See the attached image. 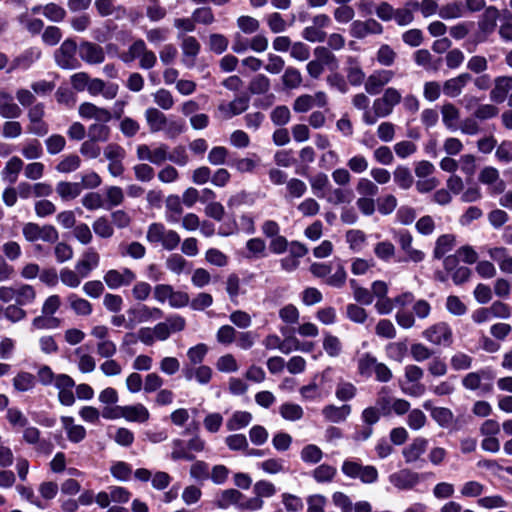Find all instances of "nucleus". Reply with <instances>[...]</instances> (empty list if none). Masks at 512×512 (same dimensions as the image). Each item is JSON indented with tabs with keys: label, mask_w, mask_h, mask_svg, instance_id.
Returning a JSON list of instances; mask_svg holds the SVG:
<instances>
[{
	"label": "nucleus",
	"mask_w": 512,
	"mask_h": 512,
	"mask_svg": "<svg viewBox=\"0 0 512 512\" xmlns=\"http://www.w3.org/2000/svg\"><path fill=\"white\" fill-rule=\"evenodd\" d=\"M307 192V185L304 181L298 178H291L286 184L285 199H297L301 198Z\"/></svg>",
	"instance_id": "nucleus-46"
},
{
	"label": "nucleus",
	"mask_w": 512,
	"mask_h": 512,
	"mask_svg": "<svg viewBox=\"0 0 512 512\" xmlns=\"http://www.w3.org/2000/svg\"><path fill=\"white\" fill-rule=\"evenodd\" d=\"M41 57V50L37 47H30L15 57L7 68V73L15 70H27Z\"/></svg>",
	"instance_id": "nucleus-12"
},
{
	"label": "nucleus",
	"mask_w": 512,
	"mask_h": 512,
	"mask_svg": "<svg viewBox=\"0 0 512 512\" xmlns=\"http://www.w3.org/2000/svg\"><path fill=\"white\" fill-rule=\"evenodd\" d=\"M78 53L80 58L88 64H100L105 60L103 48L93 42L83 41L78 48Z\"/></svg>",
	"instance_id": "nucleus-14"
},
{
	"label": "nucleus",
	"mask_w": 512,
	"mask_h": 512,
	"mask_svg": "<svg viewBox=\"0 0 512 512\" xmlns=\"http://www.w3.org/2000/svg\"><path fill=\"white\" fill-rule=\"evenodd\" d=\"M36 299V291L33 286L21 284L15 286V302L19 306L32 304Z\"/></svg>",
	"instance_id": "nucleus-37"
},
{
	"label": "nucleus",
	"mask_w": 512,
	"mask_h": 512,
	"mask_svg": "<svg viewBox=\"0 0 512 512\" xmlns=\"http://www.w3.org/2000/svg\"><path fill=\"white\" fill-rule=\"evenodd\" d=\"M354 195L351 189L331 188L327 191L323 199L332 205L349 204Z\"/></svg>",
	"instance_id": "nucleus-33"
},
{
	"label": "nucleus",
	"mask_w": 512,
	"mask_h": 512,
	"mask_svg": "<svg viewBox=\"0 0 512 512\" xmlns=\"http://www.w3.org/2000/svg\"><path fill=\"white\" fill-rule=\"evenodd\" d=\"M167 116L157 108H148L145 111V119L151 133L162 131L165 127Z\"/></svg>",
	"instance_id": "nucleus-32"
},
{
	"label": "nucleus",
	"mask_w": 512,
	"mask_h": 512,
	"mask_svg": "<svg viewBox=\"0 0 512 512\" xmlns=\"http://www.w3.org/2000/svg\"><path fill=\"white\" fill-rule=\"evenodd\" d=\"M383 26L375 19H368L366 21L356 20L350 26V34L357 39H363L370 34H381Z\"/></svg>",
	"instance_id": "nucleus-13"
},
{
	"label": "nucleus",
	"mask_w": 512,
	"mask_h": 512,
	"mask_svg": "<svg viewBox=\"0 0 512 512\" xmlns=\"http://www.w3.org/2000/svg\"><path fill=\"white\" fill-rule=\"evenodd\" d=\"M374 407L378 408L383 417H390L393 413L402 416L408 413L410 403L405 399L392 397L388 388L382 387L377 394Z\"/></svg>",
	"instance_id": "nucleus-3"
},
{
	"label": "nucleus",
	"mask_w": 512,
	"mask_h": 512,
	"mask_svg": "<svg viewBox=\"0 0 512 512\" xmlns=\"http://www.w3.org/2000/svg\"><path fill=\"white\" fill-rule=\"evenodd\" d=\"M428 440L423 437H416L413 441L403 448L402 454L407 464H412L421 459L426 452Z\"/></svg>",
	"instance_id": "nucleus-21"
},
{
	"label": "nucleus",
	"mask_w": 512,
	"mask_h": 512,
	"mask_svg": "<svg viewBox=\"0 0 512 512\" xmlns=\"http://www.w3.org/2000/svg\"><path fill=\"white\" fill-rule=\"evenodd\" d=\"M344 71L346 73V79L349 85L359 87L364 84L366 75L358 58L354 56H348L346 58V67Z\"/></svg>",
	"instance_id": "nucleus-17"
},
{
	"label": "nucleus",
	"mask_w": 512,
	"mask_h": 512,
	"mask_svg": "<svg viewBox=\"0 0 512 512\" xmlns=\"http://www.w3.org/2000/svg\"><path fill=\"white\" fill-rule=\"evenodd\" d=\"M182 374L187 381L195 380L201 385H207L212 379L213 371L209 366L203 364L183 365Z\"/></svg>",
	"instance_id": "nucleus-15"
},
{
	"label": "nucleus",
	"mask_w": 512,
	"mask_h": 512,
	"mask_svg": "<svg viewBox=\"0 0 512 512\" xmlns=\"http://www.w3.org/2000/svg\"><path fill=\"white\" fill-rule=\"evenodd\" d=\"M128 329L132 330L139 323L149 322L147 316V305H138L127 310Z\"/></svg>",
	"instance_id": "nucleus-43"
},
{
	"label": "nucleus",
	"mask_w": 512,
	"mask_h": 512,
	"mask_svg": "<svg viewBox=\"0 0 512 512\" xmlns=\"http://www.w3.org/2000/svg\"><path fill=\"white\" fill-rule=\"evenodd\" d=\"M279 414L287 421H298L303 418L304 410L299 404L285 402L280 405Z\"/></svg>",
	"instance_id": "nucleus-41"
},
{
	"label": "nucleus",
	"mask_w": 512,
	"mask_h": 512,
	"mask_svg": "<svg viewBox=\"0 0 512 512\" xmlns=\"http://www.w3.org/2000/svg\"><path fill=\"white\" fill-rule=\"evenodd\" d=\"M122 418L128 422L145 423L150 418L149 410L141 403L125 405L120 408Z\"/></svg>",
	"instance_id": "nucleus-24"
},
{
	"label": "nucleus",
	"mask_w": 512,
	"mask_h": 512,
	"mask_svg": "<svg viewBox=\"0 0 512 512\" xmlns=\"http://www.w3.org/2000/svg\"><path fill=\"white\" fill-rule=\"evenodd\" d=\"M62 427L66 432L67 438L72 443H80L86 437V429L82 425L74 423V418L71 416L61 417Z\"/></svg>",
	"instance_id": "nucleus-25"
},
{
	"label": "nucleus",
	"mask_w": 512,
	"mask_h": 512,
	"mask_svg": "<svg viewBox=\"0 0 512 512\" xmlns=\"http://www.w3.org/2000/svg\"><path fill=\"white\" fill-rule=\"evenodd\" d=\"M172 448L171 459L174 461H192L195 459V456L189 452L187 444L182 439H174L172 441Z\"/></svg>",
	"instance_id": "nucleus-51"
},
{
	"label": "nucleus",
	"mask_w": 512,
	"mask_h": 512,
	"mask_svg": "<svg viewBox=\"0 0 512 512\" xmlns=\"http://www.w3.org/2000/svg\"><path fill=\"white\" fill-rule=\"evenodd\" d=\"M111 129L106 123H94L88 128V137L97 142H106L110 137Z\"/></svg>",
	"instance_id": "nucleus-54"
},
{
	"label": "nucleus",
	"mask_w": 512,
	"mask_h": 512,
	"mask_svg": "<svg viewBox=\"0 0 512 512\" xmlns=\"http://www.w3.org/2000/svg\"><path fill=\"white\" fill-rule=\"evenodd\" d=\"M178 39L181 40L183 61L188 67H192L195 63V58L200 53L201 45L194 36L179 34Z\"/></svg>",
	"instance_id": "nucleus-18"
},
{
	"label": "nucleus",
	"mask_w": 512,
	"mask_h": 512,
	"mask_svg": "<svg viewBox=\"0 0 512 512\" xmlns=\"http://www.w3.org/2000/svg\"><path fill=\"white\" fill-rule=\"evenodd\" d=\"M512 89V77L500 76L495 79V86L490 92V99L496 103L505 101L508 92Z\"/></svg>",
	"instance_id": "nucleus-28"
},
{
	"label": "nucleus",
	"mask_w": 512,
	"mask_h": 512,
	"mask_svg": "<svg viewBox=\"0 0 512 512\" xmlns=\"http://www.w3.org/2000/svg\"><path fill=\"white\" fill-rule=\"evenodd\" d=\"M326 82L330 89L336 90L341 94H346L349 91L347 79L339 72L330 73L326 78Z\"/></svg>",
	"instance_id": "nucleus-53"
},
{
	"label": "nucleus",
	"mask_w": 512,
	"mask_h": 512,
	"mask_svg": "<svg viewBox=\"0 0 512 512\" xmlns=\"http://www.w3.org/2000/svg\"><path fill=\"white\" fill-rule=\"evenodd\" d=\"M346 241L352 251L360 252L366 243V235L362 230L351 229L346 232Z\"/></svg>",
	"instance_id": "nucleus-52"
},
{
	"label": "nucleus",
	"mask_w": 512,
	"mask_h": 512,
	"mask_svg": "<svg viewBox=\"0 0 512 512\" xmlns=\"http://www.w3.org/2000/svg\"><path fill=\"white\" fill-rule=\"evenodd\" d=\"M99 265V255L93 249L86 250L81 259L76 263L75 269L82 278H87L90 273Z\"/></svg>",
	"instance_id": "nucleus-22"
},
{
	"label": "nucleus",
	"mask_w": 512,
	"mask_h": 512,
	"mask_svg": "<svg viewBox=\"0 0 512 512\" xmlns=\"http://www.w3.org/2000/svg\"><path fill=\"white\" fill-rule=\"evenodd\" d=\"M458 169L465 175L466 181H469L475 173V157L466 154L461 156L458 161L450 159V173H455Z\"/></svg>",
	"instance_id": "nucleus-27"
},
{
	"label": "nucleus",
	"mask_w": 512,
	"mask_h": 512,
	"mask_svg": "<svg viewBox=\"0 0 512 512\" xmlns=\"http://www.w3.org/2000/svg\"><path fill=\"white\" fill-rule=\"evenodd\" d=\"M310 186L314 195L318 198H324L327 191L331 188L329 178L324 173H318L309 179Z\"/></svg>",
	"instance_id": "nucleus-39"
},
{
	"label": "nucleus",
	"mask_w": 512,
	"mask_h": 512,
	"mask_svg": "<svg viewBox=\"0 0 512 512\" xmlns=\"http://www.w3.org/2000/svg\"><path fill=\"white\" fill-rule=\"evenodd\" d=\"M6 419L13 428H24L29 424L27 417L17 407L7 409Z\"/></svg>",
	"instance_id": "nucleus-60"
},
{
	"label": "nucleus",
	"mask_w": 512,
	"mask_h": 512,
	"mask_svg": "<svg viewBox=\"0 0 512 512\" xmlns=\"http://www.w3.org/2000/svg\"><path fill=\"white\" fill-rule=\"evenodd\" d=\"M253 416L248 411H235L226 421L228 431H237L246 428L252 421Z\"/></svg>",
	"instance_id": "nucleus-34"
},
{
	"label": "nucleus",
	"mask_w": 512,
	"mask_h": 512,
	"mask_svg": "<svg viewBox=\"0 0 512 512\" xmlns=\"http://www.w3.org/2000/svg\"><path fill=\"white\" fill-rule=\"evenodd\" d=\"M71 309L80 316H88L92 313V304L84 299L79 297L77 294H70L67 298Z\"/></svg>",
	"instance_id": "nucleus-44"
},
{
	"label": "nucleus",
	"mask_w": 512,
	"mask_h": 512,
	"mask_svg": "<svg viewBox=\"0 0 512 512\" xmlns=\"http://www.w3.org/2000/svg\"><path fill=\"white\" fill-rule=\"evenodd\" d=\"M106 197V209H111L112 207L119 206L124 201V193L122 188L118 186H109L105 190Z\"/></svg>",
	"instance_id": "nucleus-57"
},
{
	"label": "nucleus",
	"mask_w": 512,
	"mask_h": 512,
	"mask_svg": "<svg viewBox=\"0 0 512 512\" xmlns=\"http://www.w3.org/2000/svg\"><path fill=\"white\" fill-rule=\"evenodd\" d=\"M186 130V123L183 119L167 118L163 132L169 139H175Z\"/></svg>",
	"instance_id": "nucleus-50"
},
{
	"label": "nucleus",
	"mask_w": 512,
	"mask_h": 512,
	"mask_svg": "<svg viewBox=\"0 0 512 512\" xmlns=\"http://www.w3.org/2000/svg\"><path fill=\"white\" fill-rule=\"evenodd\" d=\"M323 349L330 357H337L342 351V343L338 337L326 333L323 339Z\"/></svg>",
	"instance_id": "nucleus-64"
},
{
	"label": "nucleus",
	"mask_w": 512,
	"mask_h": 512,
	"mask_svg": "<svg viewBox=\"0 0 512 512\" xmlns=\"http://www.w3.org/2000/svg\"><path fill=\"white\" fill-rule=\"evenodd\" d=\"M23 165L24 163L19 157H12L6 163V166L2 171L3 180L8 182L10 185L14 184L18 179V175L22 170Z\"/></svg>",
	"instance_id": "nucleus-36"
},
{
	"label": "nucleus",
	"mask_w": 512,
	"mask_h": 512,
	"mask_svg": "<svg viewBox=\"0 0 512 512\" xmlns=\"http://www.w3.org/2000/svg\"><path fill=\"white\" fill-rule=\"evenodd\" d=\"M79 115L83 119H94L98 123H108L112 114L108 109L98 107L90 102H84L79 106Z\"/></svg>",
	"instance_id": "nucleus-20"
},
{
	"label": "nucleus",
	"mask_w": 512,
	"mask_h": 512,
	"mask_svg": "<svg viewBox=\"0 0 512 512\" xmlns=\"http://www.w3.org/2000/svg\"><path fill=\"white\" fill-rule=\"evenodd\" d=\"M389 482L399 490H411L420 482V475L409 469H402L389 476Z\"/></svg>",
	"instance_id": "nucleus-11"
},
{
	"label": "nucleus",
	"mask_w": 512,
	"mask_h": 512,
	"mask_svg": "<svg viewBox=\"0 0 512 512\" xmlns=\"http://www.w3.org/2000/svg\"><path fill=\"white\" fill-rule=\"evenodd\" d=\"M394 182L404 190L409 189L413 185V176L408 167L399 165L393 172Z\"/></svg>",
	"instance_id": "nucleus-49"
},
{
	"label": "nucleus",
	"mask_w": 512,
	"mask_h": 512,
	"mask_svg": "<svg viewBox=\"0 0 512 512\" xmlns=\"http://www.w3.org/2000/svg\"><path fill=\"white\" fill-rule=\"evenodd\" d=\"M448 235H442L438 238L434 249V261H441L445 271H436L435 277L444 282L447 279L448 269Z\"/></svg>",
	"instance_id": "nucleus-19"
},
{
	"label": "nucleus",
	"mask_w": 512,
	"mask_h": 512,
	"mask_svg": "<svg viewBox=\"0 0 512 512\" xmlns=\"http://www.w3.org/2000/svg\"><path fill=\"white\" fill-rule=\"evenodd\" d=\"M188 266H189V263L180 254H172L166 260L167 269L177 275H180L181 273L186 272Z\"/></svg>",
	"instance_id": "nucleus-62"
},
{
	"label": "nucleus",
	"mask_w": 512,
	"mask_h": 512,
	"mask_svg": "<svg viewBox=\"0 0 512 512\" xmlns=\"http://www.w3.org/2000/svg\"><path fill=\"white\" fill-rule=\"evenodd\" d=\"M336 474V467L325 463L316 467L312 472V476L317 483H330L334 480Z\"/></svg>",
	"instance_id": "nucleus-47"
},
{
	"label": "nucleus",
	"mask_w": 512,
	"mask_h": 512,
	"mask_svg": "<svg viewBox=\"0 0 512 512\" xmlns=\"http://www.w3.org/2000/svg\"><path fill=\"white\" fill-rule=\"evenodd\" d=\"M146 239L151 245H161L168 251L176 249L181 241L176 231L167 229L164 224L157 222L148 226Z\"/></svg>",
	"instance_id": "nucleus-2"
},
{
	"label": "nucleus",
	"mask_w": 512,
	"mask_h": 512,
	"mask_svg": "<svg viewBox=\"0 0 512 512\" xmlns=\"http://www.w3.org/2000/svg\"><path fill=\"white\" fill-rule=\"evenodd\" d=\"M137 158L160 166L168 160L169 146L165 143L157 145L140 144L136 149Z\"/></svg>",
	"instance_id": "nucleus-5"
},
{
	"label": "nucleus",
	"mask_w": 512,
	"mask_h": 512,
	"mask_svg": "<svg viewBox=\"0 0 512 512\" xmlns=\"http://www.w3.org/2000/svg\"><path fill=\"white\" fill-rule=\"evenodd\" d=\"M378 364L377 358L369 353L363 354L358 360V372L364 377H371Z\"/></svg>",
	"instance_id": "nucleus-55"
},
{
	"label": "nucleus",
	"mask_w": 512,
	"mask_h": 512,
	"mask_svg": "<svg viewBox=\"0 0 512 512\" xmlns=\"http://www.w3.org/2000/svg\"><path fill=\"white\" fill-rule=\"evenodd\" d=\"M36 386V377L25 371L19 372L13 378V387L19 392H27Z\"/></svg>",
	"instance_id": "nucleus-40"
},
{
	"label": "nucleus",
	"mask_w": 512,
	"mask_h": 512,
	"mask_svg": "<svg viewBox=\"0 0 512 512\" xmlns=\"http://www.w3.org/2000/svg\"><path fill=\"white\" fill-rule=\"evenodd\" d=\"M242 493L236 489L223 490L216 499L218 508L227 509L231 505H235L242 498Z\"/></svg>",
	"instance_id": "nucleus-48"
},
{
	"label": "nucleus",
	"mask_w": 512,
	"mask_h": 512,
	"mask_svg": "<svg viewBox=\"0 0 512 512\" xmlns=\"http://www.w3.org/2000/svg\"><path fill=\"white\" fill-rule=\"evenodd\" d=\"M183 213L182 201L178 195H170L166 199L165 217L169 223H178Z\"/></svg>",
	"instance_id": "nucleus-30"
},
{
	"label": "nucleus",
	"mask_w": 512,
	"mask_h": 512,
	"mask_svg": "<svg viewBox=\"0 0 512 512\" xmlns=\"http://www.w3.org/2000/svg\"><path fill=\"white\" fill-rule=\"evenodd\" d=\"M396 240L405 253L404 258H396L395 262H414L419 263L424 260L425 254L418 249L412 247L413 237L407 230H400L396 235Z\"/></svg>",
	"instance_id": "nucleus-7"
},
{
	"label": "nucleus",
	"mask_w": 512,
	"mask_h": 512,
	"mask_svg": "<svg viewBox=\"0 0 512 512\" xmlns=\"http://www.w3.org/2000/svg\"><path fill=\"white\" fill-rule=\"evenodd\" d=\"M498 18L499 10L495 6L487 7L478 22L479 30L486 35L491 34L497 26Z\"/></svg>",
	"instance_id": "nucleus-29"
},
{
	"label": "nucleus",
	"mask_w": 512,
	"mask_h": 512,
	"mask_svg": "<svg viewBox=\"0 0 512 512\" xmlns=\"http://www.w3.org/2000/svg\"><path fill=\"white\" fill-rule=\"evenodd\" d=\"M21 114L22 109L14 102L12 94L0 90V116L7 119H16Z\"/></svg>",
	"instance_id": "nucleus-23"
},
{
	"label": "nucleus",
	"mask_w": 512,
	"mask_h": 512,
	"mask_svg": "<svg viewBox=\"0 0 512 512\" xmlns=\"http://www.w3.org/2000/svg\"><path fill=\"white\" fill-rule=\"evenodd\" d=\"M303 462L308 464H317L323 457L322 450L314 444H308L301 450L300 453Z\"/></svg>",
	"instance_id": "nucleus-58"
},
{
	"label": "nucleus",
	"mask_w": 512,
	"mask_h": 512,
	"mask_svg": "<svg viewBox=\"0 0 512 512\" xmlns=\"http://www.w3.org/2000/svg\"><path fill=\"white\" fill-rule=\"evenodd\" d=\"M423 334L432 344L441 345L448 340V326L445 323L436 324L425 330Z\"/></svg>",
	"instance_id": "nucleus-35"
},
{
	"label": "nucleus",
	"mask_w": 512,
	"mask_h": 512,
	"mask_svg": "<svg viewBox=\"0 0 512 512\" xmlns=\"http://www.w3.org/2000/svg\"><path fill=\"white\" fill-rule=\"evenodd\" d=\"M357 394L356 386L347 381H340L335 390V396L338 400L347 402L352 400Z\"/></svg>",
	"instance_id": "nucleus-56"
},
{
	"label": "nucleus",
	"mask_w": 512,
	"mask_h": 512,
	"mask_svg": "<svg viewBox=\"0 0 512 512\" xmlns=\"http://www.w3.org/2000/svg\"><path fill=\"white\" fill-rule=\"evenodd\" d=\"M350 414L351 406L349 404H344L342 406L329 404L324 406L322 409V415L325 420L332 423L344 422Z\"/></svg>",
	"instance_id": "nucleus-26"
},
{
	"label": "nucleus",
	"mask_w": 512,
	"mask_h": 512,
	"mask_svg": "<svg viewBox=\"0 0 512 512\" xmlns=\"http://www.w3.org/2000/svg\"><path fill=\"white\" fill-rule=\"evenodd\" d=\"M77 44L73 39H66L55 52V61L62 69L74 70L81 66L76 57Z\"/></svg>",
	"instance_id": "nucleus-4"
},
{
	"label": "nucleus",
	"mask_w": 512,
	"mask_h": 512,
	"mask_svg": "<svg viewBox=\"0 0 512 512\" xmlns=\"http://www.w3.org/2000/svg\"><path fill=\"white\" fill-rule=\"evenodd\" d=\"M246 253L247 259H260L266 256V244L261 238H251L246 242Z\"/></svg>",
	"instance_id": "nucleus-38"
},
{
	"label": "nucleus",
	"mask_w": 512,
	"mask_h": 512,
	"mask_svg": "<svg viewBox=\"0 0 512 512\" xmlns=\"http://www.w3.org/2000/svg\"><path fill=\"white\" fill-rule=\"evenodd\" d=\"M136 279L135 273L129 268L121 270L111 269L104 275V281L111 289H118L130 285Z\"/></svg>",
	"instance_id": "nucleus-10"
},
{
	"label": "nucleus",
	"mask_w": 512,
	"mask_h": 512,
	"mask_svg": "<svg viewBox=\"0 0 512 512\" xmlns=\"http://www.w3.org/2000/svg\"><path fill=\"white\" fill-rule=\"evenodd\" d=\"M478 180L481 184L487 186L490 195L504 194L506 183L501 179L498 169L492 166H485L481 169Z\"/></svg>",
	"instance_id": "nucleus-8"
},
{
	"label": "nucleus",
	"mask_w": 512,
	"mask_h": 512,
	"mask_svg": "<svg viewBox=\"0 0 512 512\" xmlns=\"http://www.w3.org/2000/svg\"><path fill=\"white\" fill-rule=\"evenodd\" d=\"M208 351L209 348L205 343H199L190 347L187 351L188 361L184 365H202Z\"/></svg>",
	"instance_id": "nucleus-45"
},
{
	"label": "nucleus",
	"mask_w": 512,
	"mask_h": 512,
	"mask_svg": "<svg viewBox=\"0 0 512 512\" xmlns=\"http://www.w3.org/2000/svg\"><path fill=\"white\" fill-rule=\"evenodd\" d=\"M310 272L313 276L324 279L325 284L334 288H342L347 280V273L340 259L312 263Z\"/></svg>",
	"instance_id": "nucleus-1"
},
{
	"label": "nucleus",
	"mask_w": 512,
	"mask_h": 512,
	"mask_svg": "<svg viewBox=\"0 0 512 512\" xmlns=\"http://www.w3.org/2000/svg\"><path fill=\"white\" fill-rule=\"evenodd\" d=\"M249 97L241 95L230 102H222L218 106V110L225 119H231L236 115L245 112L249 107Z\"/></svg>",
	"instance_id": "nucleus-16"
},
{
	"label": "nucleus",
	"mask_w": 512,
	"mask_h": 512,
	"mask_svg": "<svg viewBox=\"0 0 512 512\" xmlns=\"http://www.w3.org/2000/svg\"><path fill=\"white\" fill-rule=\"evenodd\" d=\"M75 355L78 357V369L82 373L94 371L96 367L95 360L90 354L85 353L82 347L75 349Z\"/></svg>",
	"instance_id": "nucleus-59"
},
{
	"label": "nucleus",
	"mask_w": 512,
	"mask_h": 512,
	"mask_svg": "<svg viewBox=\"0 0 512 512\" xmlns=\"http://www.w3.org/2000/svg\"><path fill=\"white\" fill-rule=\"evenodd\" d=\"M22 232L25 239L29 242L42 240L48 243H55L59 238L58 231L52 225L40 226L36 223L29 222L23 226Z\"/></svg>",
	"instance_id": "nucleus-6"
},
{
	"label": "nucleus",
	"mask_w": 512,
	"mask_h": 512,
	"mask_svg": "<svg viewBox=\"0 0 512 512\" xmlns=\"http://www.w3.org/2000/svg\"><path fill=\"white\" fill-rule=\"evenodd\" d=\"M395 73L392 70L379 69L373 71L365 80V91L370 95H378L384 86L392 81Z\"/></svg>",
	"instance_id": "nucleus-9"
},
{
	"label": "nucleus",
	"mask_w": 512,
	"mask_h": 512,
	"mask_svg": "<svg viewBox=\"0 0 512 512\" xmlns=\"http://www.w3.org/2000/svg\"><path fill=\"white\" fill-rule=\"evenodd\" d=\"M56 191L63 200H70L80 195L82 186L76 182L61 181L57 184Z\"/></svg>",
	"instance_id": "nucleus-42"
},
{
	"label": "nucleus",
	"mask_w": 512,
	"mask_h": 512,
	"mask_svg": "<svg viewBox=\"0 0 512 512\" xmlns=\"http://www.w3.org/2000/svg\"><path fill=\"white\" fill-rule=\"evenodd\" d=\"M414 61L426 70H437L442 64L441 57L433 56L428 50L420 49L414 53Z\"/></svg>",
	"instance_id": "nucleus-31"
},
{
	"label": "nucleus",
	"mask_w": 512,
	"mask_h": 512,
	"mask_svg": "<svg viewBox=\"0 0 512 512\" xmlns=\"http://www.w3.org/2000/svg\"><path fill=\"white\" fill-rule=\"evenodd\" d=\"M282 82L288 89L298 88L302 83V75L298 69L287 67L282 76Z\"/></svg>",
	"instance_id": "nucleus-63"
},
{
	"label": "nucleus",
	"mask_w": 512,
	"mask_h": 512,
	"mask_svg": "<svg viewBox=\"0 0 512 512\" xmlns=\"http://www.w3.org/2000/svg\"><path fill=\"white\" fill-rule=\"evenodd\" d=\"M120 253L122 256H129L133 259H142L146 254V248L140 242L133 241L131 243L121 245Z\"/></svg>",
	"instance_id": "nucleus-61"
}]
</instances>
